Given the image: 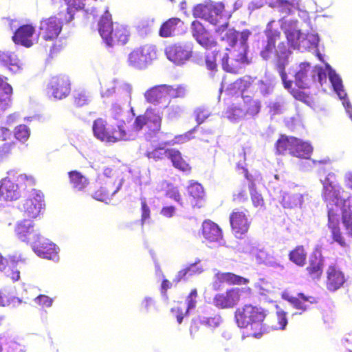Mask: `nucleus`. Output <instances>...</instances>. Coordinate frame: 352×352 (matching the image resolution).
I'll return each instance as SVG.
<instances>
[{
    "label": "nucleus",
    "mask_w": 352,
    "mask_h": 352,
    "mask_svg": "<svg viewBox=\"0 0 352 352\" xmlns=\"http://www.w3.org/2000/svg\"><path fill=\"white\" fill-rule=\"evenodd\" d=\"M283 298L289 302L295 309L300 310V314L307 310L310 306L316 303V298L310 296H305L303 293H298L296 296L284 294Z\"/></svg>",
    "instance_id": "obj_22"
},
{
    "label": "nucleus",
    "mask_w": 352,
    "mask_h": 352,
    "mask_svg": "<svg viewBox=\"0 0 352 352\" xmlns=\"http://www.w3.org/2000/svg\"><path fill=\"white\" fill-rule=\"evenodd\" d=\"M16 181L18 184L14 183L10 177H6L0 182V206L3 205V201H12L21 197L19 184L25 182L27 184L31 185L34 182L32 176L25 174L19 175Z\"/></svg>",
    "instance_id": "obj_5"
},
{
    "label": "nucleus",
    "mask_w": 352,
    "mask_h": 352,
    "mask_svg": "<svg viewBox=\"0 0 352 352\" xmlns=\"http://www.w3.org/2000/svg\"><path fill=\"white\" fill-rule=\"evenodd\" d=\"M201 234L209 243L219 242L223 237L221 228L218 224L210 219H206L203 221Z\"/></svg>",
    "instance_id": "obj_21"
},
{
    "label": "nucleus",
    "mask_w": 352,
    "mask_h": 352,
    "mask_svg": "<svg viewBox=\"0 0 352 352\" xmlns=\"http://www.w3.org/2000/svg\"><path fill=\"white\" fill-rule=\"evenodd\" d=\"M338 191L329 181L324 183L322 197L326 202L333 201L338 198Z\"/></svg>",
    "instance_id": "obj_45"
},
{
    "label": "nucleus",
    "mask_w": 352,
    "mask_h": 352,
    "mask_svg": "<svg viewBox=\"0 0 352 352\" xmlns=\"http://www.w3.org/2000/svg\"><path fill=\"white\" fill-rule=\"evenodd\" d=\"M251 34V32L248 29L241 32L240 44L243 47V52L239 54L237 58L230 60L228 54H224L221 58V65L223 70L227 72L237 74L243 65L250 63L247 56V51L248 48V40Z\"/></svg>",
    "instance_id": "obj_8"
},
{
    "label": "nucleus",
    "mask_w": 352,
    "mask_h": 352,
    "mask_svg": "<svg viewBox=\"0 0 352 352\" xmlns=\"http://www.w3.org/2000/svg\"><path fill=\"white\" fill-rule=\"evenodd\" d=\"M157 58L155 47L151 44L135 47L128 55V65L136 69H146Z\"/></svg>",
    "instance_id": "obj_6"
},
{
    "label": "nucleus",
    "mask_w": 352,
    "mask_h": 352,
    "mask_svg": "<svg viewBox=\"0 0 352 352\" xmlns=\"http://www.w3.org/2000/svg\"><path fill=\"white\" fill-rule=\"evenodd\" d=\"M195 115L197 125H200L209 117L210 113L204 109L198 108L195 111Z\"/></svg>",
    "instance_id": "obj_60"
},
{
    "label": "nucleus",
    "mask_w": 352,
    "mask_h": 352,
    "mask_svg": "<svg viewBox=\"0 0 352 352\" xmlns=\"http://www.w3.org/2000/svg\"><path fill=\"white\" fill-rule=\"evenodd\" d=\"M17 237L32 246L35 241L41 239L38 231L34 230V223L30 220L24 219L19 221L15 228Z\"/></svg>",
    "instance_id": "obj_17"
},
{
    "label": "nucleus",
    "mask_w": 352,
    "mask_h": 352,
    "mask_svg": "<svg viewBox=\"0 0 352 352\" xmlns=\"http://www.w3.org/2000/svg\"><path fill=\"white\" fill-rule=\"evenodd\" d=\"M276 6L280 12L286 15L290 14L297 7V0H276Z\"/></svg>",
    "instance_id": "obj_46"
},
{
    "label": "nucleus",
    "mask_w": 352,
    "mask_h": 352,
    "mask_svg": "<svg viewBox=\"0 0 352 352\" xmlns=\"http://www.w3.org/2000/svg\"><path fill=\"white\" fill-rule=\"evenodd\" d=\"M30 129L25 124H20L15 128L14 137L21 142L27 141L30 137Z\"/></svg>",
    "instance_id": "obj_54"
},
{
    "label": "nucleus",
    "mask_w": 352,
    "mask_h": 352,
    "mask_svg": "<svg viewBox=\"0 0 352 352\" xmlns=\"http://www.w3.org/2000/svg\"><path fill=\"white\" fill-rule=\"evenodd\" d=\"M167 58L175 64H184L193 54L192 42L179 43L166 48Z\"/></svg>",
    "instance_id": "obj_14"
},
{
    "label": "nucleus",
    "mask_w": 352,
    "mask_h": 352,
    "mask_svg": "<svg viewBox=\"0 0 352 352\" xmlns=\"http://www.w3.org/2000/svg\"><path fill=\"white\" fill-rule=\"evenodd\" d=\"M170 311L176 318L177 322L181 324L184 316L188 315L189 310L180 302L176 306L173 307Z\"/></svg>",
    "instance_id": "obj_51"
},
{
    "label": "nucleus",
    "mask_w": 352,
    "mask_h": 352,
    "mask_svg": "<svg viewBox=\"0 0 352 352\" xmlns=\"http://www.w3.org/2000/svg\"><path fill=\"white\" fill-rule=\"evenodd\" d=\"M184 22L179 18H170L162 23L159 31V34L162 37H169L173 36L177 32L178 28L182 27Z\"/></svg>",
    "instance_id": "obj_36"
},
{
    "label": "nucleus",
    "mask_w": 352,
    "mask_h": 352,
    "mask_svg": "<svg viewBox=\"0 0 352 352\" xmlns=\"http://www.w3.org/2000/svg\"><path fill=\"white\" fill-rule=\"evenodd\" d=\"M251 199L254 206L262 208L264 206V200L262 195L256 190V185L254 182L249 186Z\"/></svg>",
    "instance_id": "obj_50"
},
{
    "label": "nucleus",
    "mask_w": 352,
    "mask_h": 352,
    "mask_svg": "<svg viewBox=\"0 0 352 352\" xmlns=\"http://www.w3.org/2000/svg\"><path fill=\"white\" fill-rule=\"evenodd\" d=\"M144 155L148 159L155 162L168 159L170 148H165L161 145L153 146L151 142H147L144 146Z\"/></svg>",
    "instance_id": "obj_30"
},
{
    "label": "nucleus",
    "mask_w": 352,
    "mask_h": 352,
    "mask_svg": "<svg viewBox=\"0 0 352 352\" xmlns=\"http://www.w3.org/2000/svg\"><path fill=\"white\" fill-rule=\"evenodd\" d=\"M265 311L261 307L245 304L234 312V318L239 328L250 327L248 336L260 338L268 331V326L264 323Z\"/></svg>",
    "instance_id": "obj_2"
},
{
    "label": "nucleus",
    "mask_w": 352,
    "mask_h": 352,
    "mask_svg": "<svg viewBox=\"0 0 352 352\" xmlns=\"http://www.w3.org/2000/svg\"><path fill=\"white\" fill-rule=\"evenodd\" d=\"M312 152L313 147L309 143L297 138L291 155L301 159H309Z\"/></svg>",
    "instance_id": "obj_38"
},
{
    "label": "nucleus",
    "mask_w": 352,
    "mask_h": 352,
    "mask_svg": "<svg viewBox=\"0 0 352 352\" xmlns=\"http://www.w3.org/2000/svg\"><path fill=\"white\" fill-rule=\"evenodd\" d=\"M91 14L99 16L97 29L100 36L107 46H123L127 44L131 38V32L127 25L113 22L111 14L109 12L106 0H93Z\"/></svg>",
    "instance_id": "obj_1"
},
{
    "label": "nucleus",
    "mask_w": 352,
    "mask_h": 352,
    "mask_svg": "<svg viewBox=\"0 0 352 352\" xmlns=\"http://www.w3.org/2000/svg\"><path fill=\"white\" fill-rule=\"evenodd\" d=\"M271 258V256L263 250H258L255 255L256 262L260 264L270 262Z\"/></svg>",
    "instance_id": "obj_64"
},
{
    "label": "nucleus",
    "mask_w": 352,
    "mask_h": 352,
    "mask_svg": "<svg viewBox=\"0 0 352 352\" xmlns=\"http://www.w3.org/2000/svg\"><path fill=\"white\" fill-rule=\"evenodd\" d=\"M63 23L56 16L43 19L40 22L38 36L49 45L50 53L56 52V45L54 42L62 30Z\"/></svg>",
    "instance_id": "obj_9"
},
{
    "label": "nucleus",
    "mask_w": 352,
    "mask_h": 352,
    "mask_svg": "<svg viewBox=\"0 0 352 352\" xmlns=\"http://www.w3.org/2000/svg\"><path fill=\"white\" fill-rule=\"evenodd\" d=\"M226 114L229 120L234 121L243 118L245 113L241 108L232 105L227 109Z\"/></svg>",
    "instance_id": "obj_52"
},
{
    "label": "nucleus",
    "mask_w": 352,
    "mask_h": 352,
    "mask_svg": "<svg viewBox=\"0 0 352 352\" xmlns=\"http://www.w3.org/2000/svg\"><path fill=\"white\" fill-rule=\"evenodd\" d=\"M104 186H100L93 195L94 199L101 201H105L115 195L121 188L122 181H118L116 185L108 184L107 181H104Z\"/></svg>",
    "instance_id": "obj_32"
},
{
    "label": "nucleus",
    "mask_w": 352,
    "mask_h": 352,
    "mask_svg": "<svg viewBox=\"0 0 352 352\" xmlns=\"http://www.w3.org/2000/svg\"><path fill=\"white\" fill-rule=\"evenodd\" d=\"M342 222L349 236L352 237V213L344 210L342 213Z\"/></svg>",
    "instance_id": "obj_55"
},
{
    "label": "nucleus",
    "mask_w": 352,
    "mask_h": 352,
    "mask_svg": "<svg viewBox=\"0 0 352 352\" xmlns=\"http://www.w3.org/2000/svg\"><path fill=\"white\" fill-rule=\"evenodd\" d=\"M225 10L224 4L222 2H212L206 1L204 3L197 5L193 10V16L201 18L208 21L211 24L217 25L219 17H220Z\"/></svg>",
    "instance_id": "obj_10"
},
{
    "label": "nucleus",
    "mask_w": 352,
    "mask_h": 352,
    "mask_svg": "<svg viewBox=\"0 0 352 352\" xmlns=\"http://www.w3.org/2000/svg\"><path fill=\"white\" fill-rule=\"evenodd\" d=\"M68 174L70 184L74 191H83L87 185V178L77 170L70 171Z\"/></svg>",
    "instance_id": "obj_41"
},
{
    "label": "nucleus",
    "mask_w": 352,
    "mask_h": 352,
    "mask_svg": "<svg viewBox=\"0 0 352 352\" xmlns=\"http://www.w3.org/2000/svg\"><path fill=\"white\" fill-rule=\"evenodd\" d=\"M12 262V265L10 267L11 269H9L6 272V274H7V276L10 277L13 281H16L20 278V275H19L20 272L17 267L18 265H19V261H17L15 262V261L13 260Z\"/></svg>",
    "instance_id": "obj_57"
},
{
    "label": "nucleus",
    "mask_w": 352,
    "mask_h": 352,
    "mask_svg": "<svg viewBox=\"0 0 352 352\" xmlns=\"http://www.w3.org/2000/svg\"><path fill=\"white\" fill-rule=\"evenodd\" d=\"M245 104V114L250 115L252 116L258 114L261 110V102L258 100H254L249 96H243Z\"/></svg>",
    "instance_id": "obj_42"
},
{
    "label": "nucleus",
    "mask_w": 352,
    "mask_h": 352,
    "mask_svg": "<svg viewBox=\"0 0 352 352\" xmlns=\"http://www.w3.org/2000/svg\"><path fill=\"white\" fill-rule=\"evenodd\" d=\"M197 296V289H192L186 298L187 303L186 309L190 310L194 309L196 307Z\"/></svg>",
    "instance_id": "obj_59"
},
{
    "label": "nucleus",
    "mask_w": 352,
    "mask_h": 352,
    "mask_svg": "<svg viewBox=\"0 0 352 352\" xmlns=\"http://www.w3.org/2000/svg\"><path fill=\"white\" fill-rule=\"evenodd\" d=\"M229 219L233 235L237 239H243L248 233L251 223L245 211L234 209L230 213Z\"/></svg>",
    "instance_id": "obj_15"
},
{
    "label": "nucleus",
    "mask_w": 352,
    "mask_h": 352,
    "mask_svg": "<svg viewBox=\"0 0 352 352\" xmlns=\"http://www.w3.org/2000/svg\"><path fill=\"white\" fill-rule=\"evenodd\" d=\"M326 287L329 291L335 292L341 288L346 282L344 273L335 265H329L326 272Z\"/></svg>",
    "instance_id": "obj_20"
},
{
    "label": "nucleus",
    "mask_w": 352,
    "mask_h": 352,
    "mask_svg": "<svg viewBox=\"0 0 352 352\" xmlns=\"http://www.w3.org/2000/svg\"><path fill=\"white\" fill-rule=\"evenodd\" d=\"M251 85L252 84L249 80L244 78H239L228 85L225 90L228 95L234 96L239 94L243 95L244 91L248 90Z\"/></svg>",
    "instance_id": "obj_39"
},
{
    "label": "nucleus",
    "mask_w": 352,
    "mask_h": 352,
    "mask_svg": "<svg viewBox=\"0 0 352 352\" xmlns=\"http://www.w3.org/2000/svg\"><path fill=\"white\" fill-rule=\"evenodd\" d=\"M12 133L6 127H0V164L5 160L10 153L12 143Z\"/></svg>",
    "instance_id": "obj_33"
},
{
    "label": "nucleus",
    "mask_w": 352,
    "mask_h": 352,
    "mask_svg": "<svg viewBox=\"0 0 352 352\" xmlns=\"http://www.w3.org/2000/svg\"><path fill=\"white\" fill-rule=\"evenodd\" d=\"M32 247L34 252L40 257L53 261H58V248L54 243L41 236L40 239L35 241V243Z\"/></svg>",
    "instance_id": "obj_19"
},
{
    "label": "nucleus",
    "mask_w": 352,
    "mask_h": 352,
    "mask_svg": "<svg viewBox=\"0 0 352 352\" xmlns=\"http://www.w3.org/2000/svg\"><path fill=\"white\" fill-rule=\"evenodd\" d=\"M288 63V59L287 56H277V60L276 63V67L278 70V73L280 74V76L285 75V66Z\"/></svg>",
    "instance_id": "obj_58"
},
{
    "label": "nucleus",
    "mask_w": 352,
    "mask_h": 352,
    "mask_svg": "<svg viewBox=\"0 0 352 352\" xmlns=\"http://www.w3.org/2000/svg\"><path fill=\"white\" fill-rule=\"evenodd\" d=\"M327 226L330 230L333 242L337 243L342 248L349 246L339 226V214L338 210H334L333 208H329L328 210Z\"/></svg>",
    "instance_id": "obj_18"
},
{
    "label": "nucleus",
    "mask_w": 352,
    "mask_h": 352,
    "mask_svg": "<svg viewBox=\"0 0 352 352\" xmlns=\"http://www.w3.org/2000/svg\"><path fill=\"white\" fill-rule=\"evenodd\" d=\"M324 258L322 255L312 254L309 257L306 271L310 278L314 280H319L322 276Z\"/></svg>",
    "instance_id": "obj_28"
},
{
    "label": "nucleus",
    "mask_w": 352,
    "mask_h": 352,
    "mask_svg": "<svg viewBox=\"0 0 352 352\" xmlns=\"http://www.w3.org/2000/svg\"><path fill=\"white\" fill-rule=\"evenodd\" d=\"M45 206L43 193L36 189H32L28 197L23 201L20 210L24 215L29 218H36L38 216Z\"/></svg>",
    "instance_id": "obj_13"
},
{
    "label": "nucleus",
    "mask_w": 352,
    "mask_h": 352,
    "mask_svg": "<svg viewBox=\"0 0 352 352\" xmlns=\"http://www.w3.org/2000/svg\"><path fill=\"white\" fill-rule=\"evenodd\" d=\"M162 116L155 109L147 108L143 114L138 115L134 119L131 129H128L129 138L133 133H137L146 127V133L149 138L155 136L162 129Z\"/></svg>",
    "instance_id": "obj_3"
},
{
    "label": "nucleus",
    "mask_w": 352,
    "mask_h": 352,
    "mask_svg": "<svg viewBox=\"0 0 352 352\" xmlns=\"http://www.w3.org/2000/svg\"><path fill=\"white\" fill-rule=\"evenodd\" d=\"M74 102L77 107H82L87 104V92L85 89H76L74 91Z\"/></svg>",
    "instance_id": "obj_48"
},
{
    "label": "nucleus",
    "mask_w": 352,
    "mask_h": 352,
    "mask_svg": "<svg viewBox=\"0 0 352 352\" xmlns=\"http://www.w3.org/2000/svg\"><path fill=\"white\" fill-rule=\"evenodd\" d=\"M292 94L296 100L302 101L306 104H309L311 102L310 96L302 91L293 90Z\"/></svg>",
    "instance_id": "obj_63"
},
{
    "label": "nucleus",
    "mask_w": 352,
    "mask_h": 352,
    "mask_svg": "<svg viewBox=\"0 0 352 352\" xmlns=\"http://www.w3.org/2000/svg\"><path fill=\"white\" fill-rule=\"evenodd\" d=\"M276 320L278 322L277 329H284L287 324V319L286 313L283 310H278L276 311Z\"/></svg>",
    "instance_id": "obj_61"
},
{
    "label": "nucleus",
    "mask_w": 352,
    "mask_h": 352,
    "mask_svg": "<svg viewBox=\"0 0 352 352\" xmlns=\"http://www.w3.org/2000/svg\"><path fill=\"white\" fill-rule=\"evenodd\" d=\"M7 78L0 76V111L10 106L12 88L7 82Z\"/></svg>",
    "instance_id": "obj_35"
},
{
    "label": "nucleus",
    "mask_w": 352,
    "mask_h": 352,
    "mask_svg": "<svg viewBox=\"0 0 352 352\" xmlns=\"http://www.w3.org/2000/svg\"><path fill=\"white\" fill-rule=\"evenodd\" d=\"M218 55V51H212L207 52L205 55V63L206 68L210 71H217V57Z\"/></svg>",
    "instance_id": "obj_53"
},
{
    "label": "nucleus",
    "mask_w": 352,
    "mask_h": 352,
    "mask_svg": "<svg viewBox=\"0 0 352 352\" xmlns=\"http://www.w3.org/2000/svg\"><path fill=\"white\" fill-rule=\"evenodd\" d=\"M146 101L150 104L157 105L168 100L165 84L155 85L147 89L144 94Z\"/></svg>",
    "instance_id": "obj_24"
},
{
    "label": "nucleus",
    "mask_w": 352,
    "mask_h": 352,
    "mask_svg": "<svg viewBox=\"0 0 352 352\" xmlns=\"http://www.w3.org/2000/svg\"><path fill=\"white\" fill-rule=\"evenodd\" d=\"M242 292V288H228L223 292L217 293L213 297L212 303L219 309H232L239 303Z\"/></svg>",
    "instance_id": "obj_12"
},
{
    "label": "nucleus",
    "mask_w": 352,
    "mask_h": 352,
    "mask_svg": "<svg viewBox=\"0 0 352 352\" xmlns=\"http://www.w3.org/2000/svg\"><path fill=\"white\" fill-rule=\"evenodd\" d=\"M214 285L221 284L242 285L249 283L248 278L232 272H221L219 271L214 274Z\"/></svg>",
    "instance_id": "obj_23"
},
{
    "label": "nucleus",
    "mask_w": 352,
    "mask_h": 352,
    "mask_svg": "<svg viewBox=\"0 0 352 352\" xmlns=\"http://www.w3.org/2000/svg\"><path fill=\"white\" fill-rule=\"evenodd\" d=\"M325 78L326 74L321 67H313L308 63H302L295 74V84L299 88L307 89L315 82H321Z\"/></svg>",
    "instance_id": "obj_7"
},
{
    "label": "nucleus",
    "mask_w": 352,
    "mask_h": 352,
    "mask_svg": "<svg viewBox=\"0 0 352 352\" xmlns=\"http://www.w3.org/2000/svg\"><path fill=\"white\" fill-rule=\"evenodd\" d=\"M188 193L195 201L202 200L205 193L202 186L198 182L190 183L187 188Z\"/></svg>",
    "instance_id": "obj_43"
},
{
    "label": "nucleus",
    "mask_w": 352,
    "mask_h": 352,
    "mask_svg": "<svg viewBox=\"0 0 352 352\" xmlns=\"http://www.w3.org/2000/svg\"><path fill=\"white\" fill-rule=\"evenodd\" d=\"M34 300L36 304L46 307H50L54 301L52 298L45 295H39Z\"/></svg>",
    "instance_id": "obj_62"
},
{
    "label": "nucleus",
    "mask_w": 352,
    "mask_h": 352,
    "mask_svg": "<svg viewBox=\"0 0 352 352\" xmlns=\"http://www.w3.org/2000/svg\"><path fill=\"white\" fill-rule=\"evenodd\" d=\"M168 100L170 98H184L186 95V89L182 85L176 87L165 84Z\"/></svg>",
    "instance_id": "obj_47"
},
{
    "label": "nucleus",
    "mask_w": 352,
    "mask_h": 352,
    "mask_svg": "<svg viewBox=\"0 0 352 352\" xmlns=\"http://www.w3.org/2000/svg\"><path fill=\"white\" fill-rule=\"evenodd\" d=\"M94 135L98 140L107 142L129 140V134L123 124L110 126L102 118L96 120L92 126Z\"/></svg>",
    "instance_id": "obj_4"
},
{
    "label": "nucleus",
    "mask_w": 352,
    "mask_h": 352,
    "mask_svg": "<svg viewBox=\"0 0 352 352\" xmlns=\"http://www.w3.org/2000/svg\"><path fill=\"white\" fill-rule=\"evenodd\" d=\"M34 32V27L32 25H23L15 32L12 40L16 44L29 47L33 44L32 38Z\"/></svg>",
    "instance_id": "obj_25"
},
{
    "label": "nucleus",
    "mask_w": 352,
    "mask_h": 352,
    "mask_svg": "<svg viewBox=\"0 0 352 352\" xmlns=\"http://www.w3.org/2000/svg\"><path fill=\"white\" fill-rule=\"evenodd\" d=\"M191 32L196 41L204 48L208 50L215 47L217 41L213 38L199 21L191 23Z\"/></svg>",
    "instance_id": "obj_16"
},
{
    "label": "nucleus",
    "mask_w": 352,
    "mask_h": 352,
    "mask_svg": "<svg viewBox=\"0 0 352 352\" xmlns=\"http://www.w3.org/2000/svg\"><path fill=\"white\" fill-rule=\"evenodd\" d=\"M46 92L50 98L56 100H63L67 98L71 92V80L67 75L53 76L49 80Z\"/></svg>",
    "instance_id": "obj_11"
},
{
    "label": "nucleus",
    "mask_w": 352,
    "mask_h": 352,
    "mask_svg": "<svg viewBox=\"0 0 352 352\" xmlns=\"http://www.w3.org/2000/svg\"><path fill=\"white\" fill-rule=\"evenodd\" d=\"M329 80L340 98H343L346 96V93L343 90L342 82L340 77L336 74H330Z\"/></svg>",
    "instance_id": "obj_49"
},
{
    "label": "nucleus",
    "mask_w": 352,
    "mask_h": 352,
    "mask_svg": "<svg viewBox=\"0 0 352 352\" xmlns=\"http://www.w3.org/2000/svg\"><path fill=\"white\" fill-rule=\"evenodd\" d=\"M302 197L299 193H287L283 196V205L285 208H292L298 206L302 203Z\"/></svg>",
    "instance_id": "obj_44"
},
{
    "label": "nucleus",
    "mask_w": 352,
    "mask_h": 352,
    "mask_svg": "<svg viewBox=\"0 0 352 352\" xmlns=\"http://www.w3.org/2000/svg\"><path fill=\"white\" fill-rule=\"evenodd\" d=\"M168 159L171 162L173 166L177 170L186 173L191 172V165L178 149L170 148Z\"/></svg>",
    "instance_id": "obj_29"
},
{
    "label": "nucleus",
    "mask_w": 352,
    "mask_h": 352,
    "mask_svg": "<svg viewBox=\"0 0 352 352\" xmlns=\"http://www.w3.org/2000/svg\"><path fill=\"white\" fill-rule=\"evenodd\" d=\"M120 168L121 166L119 162H116L104 168L103 176L107 179H111L109 182L110 184L116 185L118 184V181H122V184L123 183V179L121 177L122 171Z\"/></svg>",
    "instance_id": "obj_40"
},
{
    "label": "nucleus",
    "mask_w": 352,
    "mask_h": 352,
    "mask_svg": "<svg viewBox=\"0 0 352 352\" xmlns=\"http://www.w3.org/2000/svg\"><path fill=\"white\" fill-rule=\"evenodd\" d=\"M289 260L298 267L305 265L307 259V252L302 245H296L289 252Z\"/></svg>",
    "instance_id": "obj_37"
},
{
    "label": "nucleus",
    "mask_w": 352,
    "mask_h": 352,
    "mask_svg": "<svg viewBox=\"0 0 352 352\" xmlns=\"http://www.w3.org/2000/svg\"><path fill=\"white\" fill-rule=\"evenodd\" d=\"M151 217V210L146 199H141V224L144 225L146 220Z\"/></svg>",
    "instance_id": "obj_56"
},
{
    "label": "nucleus",
    "mask_w": 352,
    "mask_h": 352,
    "mask_svg": "<svg viewBox=\"0 0 352 352\" xmlns=\"http://www.w3.org/2000/svg\"><path fill=\"white\" fill-rule=\"evenodd\" d=\"M0 65L6 67L12 73H18L23 69V63L16 55L10 52L0 51Z\"/></svg>",
    "instance_id": "obj_26"
},
{
    "label": "nucleus",
    "mask_w": 352,
    "mask_h": 352,
    "mask_svg": "<svg viewBox=\"0 0 352 352\" xmlns=\"http://www.w3.org/2000/svg\"><path fill=\"white\" fill-rule=\"evenodd\" d=\"M265 34L267 40L260 52V55L264 60H268L272 53L276 51V43L280 39V33L277 31L269 30L265 32Z\"/></svg>",
    "instance_id": "obj_31"
},
{
    "label": "nucleus",
    "mask_w": 352,
    "mask_h": 352,
    "mask_svg": "<svg viewBox=\"0 0 352 352\" xmlns=\"http://www.w3.org/2000/svg\"><path fill=\"white\" fill-rule=\"evenodd\" d=\"M297 138L281 134L274 144L275 153L278 155H291L296 145Z\"/></svg>",
    "instance_id": "obj_27"
},
{
    "label": "nucleus",
    "mask_w": 352,
    "mask_h": 352,
    "mask_svg": "<svg viewBox=\"0 0 352 352\" xmlns=\"http://www.w3.org/2000/svg\"><path fill=\"white\" fill-rule=\"evenodd\" d=\"M228 22H225L219 25L216 29V32L219 34L225 32L221 38V41H225L229 46L234 47L236 45L238 38L240 40L241 32H239L234 28L228 29Z\"/></svg>",
    "instance_id": "obj_34"
}]
</instances>
